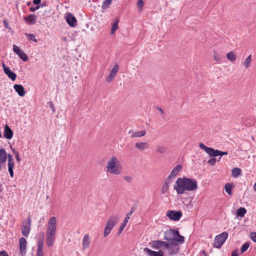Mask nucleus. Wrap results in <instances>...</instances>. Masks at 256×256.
<instances>
[{"label": "nucleus", "instance_id": "1", "mask_svg": "<svg viewBox=\"0 0 256 256\" xmlns=\"http://www.w3.org/2000/svg\"><path fill=\"white\" fill-rule=\"evenodd\" d=\"M178 194H184L186 191H194L198 188L197 182L188 178H178L174 185Z\"/></svg>", "mask_w": 256, "mask_h": 256}, {"label": "nucleus", "instance_id": "2", "mask_svg": "<svg viewBox=\"0 0 256 256\" xmlns=\"http://www.w3.org/2000/svg\"><path fill=\"white\" fill-rule=\"evenodd\" d=\"M56 224V218L55 216L51 217L48 221L46 230V244L48 247L52 246L55 240Z\"/></svg>", "mask_w": 256, "mask_h": 256}, {"label": "nucleus", "instance_id": "3", "mask_svg": "<svg viewBox=\"0 0 256 256\" xmlns=\"http://www.w3.org/2000/svg\"><path fill=\"white\" fill-rule=\"evenodd\" d=\"M106 168L107 172L115 175L120 174L122 170L119 160L115 156H112L108 160Z\"/></svg>", "mask_w": 256, "mask_h": 256}, {"label": "nucleus", "instance_id": "4", "mask_svg": "<svg viewBox=\"0 0 256 256\" xmlns=\"http://www.w3.org/2000/svg\"><path fill=\"white\" fill-rule=\"evenodd\" d=\"M164 238L168 242L176 241L183 244L184 241V236H181L177 230H168L164 232Z\"/></svg>", "mask_w": 256, "mask_h": 256}, {"label": "nucleus", "instance_id": "5", "mask_svg": "<svg viewBox=\"0 0 256 256\" xmlns=\"http://www.w3.org/2000/svg\"><path fill=\"white\" fill-rule=\"evenodd\" d=\"M199 146L210 156L212 157H216L218 156H223L224 155H227L228 154V152H222L218 150H214L212 148L206 146L202 142L199 144Z\"/></svg>", "mask_w": 256, "mask_h": 256}, {"label": "nucleus", "instance_id": "6", "mask_svg": "<svg viewBox=\"0 0 256 256\" xmlns=\"http://www.w3.org/2000/svg\"><path fill=\"white\" fill-rule=\"evenodd\" d=\"M118 222V218L116 216H111L108 218L104 230V237H106L110 234V232L117 224Z\"/></svg>", "mask_w": 256, "mask_h": 256}, {"label": "nucleus", "instance_id": "7", "mask_svg": "<svg viewBox=\"0 0 256 256\" xmlns=\"http://www.w3.org/2000/svg\"><path fill=\"white\" fill-rule=\"evenodd\" d=\"M180 242L176 241L172 242H166L165 246V248L168 250L170 254H175L179 252Z\"/></svg>", "mask_w": 256, "mask_h": 256}, {"label": "nucleus", "instance_id": "8", "mask_svg": "<svg viewBox=\"0 0 256 256\" xmlns=\"http://www.w3.org/2000/svg\"><path fill=\"white\" fill-rule=\"evenodd\" d=\"M228 236V232H224L222 234L217 235L214 240L213 246L216 248H220L225 242Z\"/></svg>", "mask_w": 256, "mask_h": 256}, {"label": "nucleus", "instance_id": "9", "mask_svg": "<svg viewBox=\"0 0 256 256\" xmlns=\"http://www.w3.org/2000/svg\"><path fill=\"white\" fill-rule=\"evenodd\" d=\"M166 215L170 220L177 221L181 218L182 213L180 211L168 210Z\"/></svg>", "mask_w": 256, "mask_h": 256}, {"label": "nucleus", "instance_id": "10", "mask_svg": "<svg viewBox=\"0 0 256 256\" xmlns=\"http://www.w3.org/2000/svg\"><path fill=\"white\" fill-rule=\"evenodd\" d=\"M20 242V256H25L26 252L27 242L25 238H21L19 240Z\"/></svg>", "mask_w": 256, "mask_h": 256}, {"label": "nucleus", "instance_id": "11", "mask_svg": "<svg viewBox=\"0 0 256 256\" xmlns=\"http://www.w3.org/2000/svg\"><path fill=\"white\" fill-rule=\"evenodd\" d=\"M13 50L16 53L18 56L24 62H26L28 60V56L24 54V51L16 45L13 46Z\"/></svg>", "mask_w": 256, "mask_h": 256}, {"label": "nucleus", "instance_id": "12", "mask_svg": "<svg viewBox=\"0 0 256 256\" xmlns=\"http://www.w3.org/2000/svg\"><path fill=\"white\" fill-rule=\"evenodd\" d=\"M2 66L4 73L12 80L14 81L16 78V74L10 70L8 67L6 66L4 62H2Z\"/></svg>", "mask_w": 256, "mask_h": 256}, {"label": "nucleus", "instance_id": "13", "mask_svg": "<svg viewBox=\"0 0 256 256\" xmlns=\"http://www.w3.org/2000/svg\"><path fill=\"white\" fill-rule=\"evenodd\" d=\"M119 66L118 64H116L110 72L109 75L106 78V81L110 82L115 77L118 70Z\"/></svg>", "mask_w": 256, "mask_h": 256}, {"label": "nucleus", "instance_id": "14", "mask_svg": "<svg viewBox=\"0 0 256 256\" xmlns=\"http://www.w3.org/2000/svg\"><path fill=\"white\" fill-rule=\"evenodd\" d=\"M66 20L70 26L72 27L76 26V19L71 13H67L66 14Z\"/></svg>", "mask_w": 256, "mask_h": 256}, {"label": "nucleus", "instance_id": "15", "mask_svg": "<svg viewBox=\"0 0 256 256\" xmlns=\"http://www.w3.org/2000/svg\"><path fill=\"white\" fill-rule=\"evenodd\" d=\"M134 209L133 208H131L130 210V212L127 214L125 218L124 222L121 224V226H120V228H119V230H118L119 234H121V232L123 231L124 228H125L126 224L128 222V220L130 219V216L134 212Z\"/></svg>", "mask_w": 256, "mask_h": 256}, {"label": "nucleus", "instance_id": "16", "mask_svg": "<svg viewBox=\"0 0 256 256\" xmlns=\"http://www.w3.org/2000/svg\"><path fill=\"white\" fill-rule=\"evenodd\" d=\"M8 169L11 177L14 176L13 168L14 164V162L12 158V156L10 154L8 156Z\"/></svg>", "mask_w": 256, "mask_h": 256}, {"label": "nucleus", "instance_id": "17", "mask_svg": "<svg viewBox=\"0 0 256 256\" xmlns=\"http://www.w3.org/2000/svg\"><path fill=\"white\" fill-rule=\"evenodd\" d=\"M182 165L178 164L172 170L170 174L168 176V179L170 180H172L171 179L172 178H175L181 170L182 169Z\"/></svg>", "mask_w": 256, "mask_h": 256}, {"label": "nucleus", "instance_id": "18", "mask_svg": "<svg viewBox=\"0 0 256 256\" xmlns=\"http://www.w3.org/2000/svg\"><path fill=\"white\" fill-rule=\"evenodd\" d=\"M30 222L31 220L29 218L28 220V224H24L22 228V232L24 236H28L30 230Z\"/></svg>", "mask_w": 256, "mask_h": 256}, {"label": "nucleus", "instance_id": "19", "mask_svg": "<svg viewBox=\"0 0 256 256\" xmlns=\"http://www.w3.org/2000/svg\"><path fill=\"white\" fill-rule=\"evenodd\" d=\"M144 251L147 253L150 256H164V254L162 250L155 252L148 248H144Z\"/></svg>", "mask_w": 256, "mask_h": 256}, {"label": "nucleus", "instance_id": "20", "mask_svg": "<svg viewBox=\"0 0 256 256\" xmlns=\"http://www.w3.org/2000/svg\"><path fill=\"white\" fill-rule=\"evenodd\" d=\"M166 242L162 240H154L151 242V246L153 248L158 250L162 246L165 248Z\"/></svg>", "mask_w": 256, "mask_h": 256}, {"label": "nucleus", "instance_id": "21", "mask_svg": "<svg viewBox=\"0 0 256 256\" xmlns=\"http://www.w3.org/2000/svg\"><path fill=\"white\" fill-rule=\"evenodd\" d=\"M134 146L138 150L143 151L149 148L148 144L146 142H136Z\"/></svg>", "mask_w": 256, "mask_h": 256}, {"label": "nucleus", "instance_id": "22", "mask_svg": "<svg viewBox=\"0 0 256 256\" xmlns=\"http://www.w3.org/2000/svg\"><path fill=\"white\" fill-rule=\"evenodd\" d=\"M14 88L20 96H24L26 94L24 88L21 84H15Z\"/></svg>", "mask_w": 256, "mask_h": 256}, {"label": "nucleus", "instance_id": "23", "mask_svg": "<svg viewBox=\"0 0 256 256\" xmlns=\"http://www.w3.org/2000/svg\"><path fill=\"white\" fill-rule=\"evenodd\" d=\"M4 136L8 140L11 139L13 136V132L7 124L4 127Z\"/></svg>", "mask_w": 256, "mask_h": 256}, {"label": "nucleus", "instance_id": "24", "mask_svg": "<svg viewBox=\"0 0 256 256\" xmlns=\"http://www.w3.org/2000/svg\"><path fill=\"white\" fill-rule=\"evenodd\" d=\"M90 238L88 234H85L82 242V248L83 250L88 248L90 246Z\"/></svg>", "mask_w": 256, "mask_h": 256}, {"label": "nucleus", "instance_id": "25", "mask_svg": "<svg viewBox=\"0 0 256 256\" xmlns=\"http://www.w3.org/2000/svg\"><path fill=\"white\" fill-rule=\"evenodd\" d=\"M132 133V134L130 136L131 138H138V137H142L144 136L146 134V131L145 130H141V131H138L136 132H133L132 130H130L128 132V134H130Z\"/></svg>", "mask_w": 256, "mask_h": 256}, {"label": "nucleus", "instance_id": "26", "mask_svg": "<svg viewBox=\"0 0 256 256\" xmlns=\"http://www.w3.org/2000/svg\"><path fill=\"white\" fill-rule=\"evenodd\" d=\"M171 181H172V180H170L166 178V182L162 187V189H161L162 194H164L168 190L170 184L171 182Z\"/></svg>", "mask_w": 256, "mask_h": 256}, {"label": "nucleus", "instance_id": "27", "mask_svg": "<svg viewBox=\"0 0 256 256\" xmlns=\"http://www.w3.org/2000/svg\"><path fill=\"white\" fill-rule=\"evenodd\" d=\"M24 20L30 22L31 24H34L36 20V17L34 14H31L24 18Z\"/></svg>", "mask_w": 256, "mask_h": 256}, {"label": "nucleus", "instance_id": "28", "mask_svg": "<svg viewBox=\"0 0 256 256\" xmlns=\"http://www.w3.org/2000/svg\"><path fill=\"white\" fill-rule=\"evenodd\" d=\"M166 151V146L162 145H157L156 147V152L159 154H164Z\"/></svg>", "mask_w": 256, "mask_h": 256}, {"label": "nucleus", "instance_id": "29", "mask_svg": "<svg viewBox=\"0 0 256 256\" xmlns=\"http://www.w3.org/2000/svg\"><path fill=\"white\" fill-rule=\"evenodd\" d=\"M6 160V151L2 148L0 150V162L4 164Z\"/></svg>", "mask_w": 256, "mask_h": 256}, {"label": "nucleus", "instance_id": "30", "mask_svg": "<svg viewBox=\"0 0 256 256\" xmlns=\"http://www.w3.org/2000/svg\"><path fill=\"white\" fill-rule=\"evenodd\" d=\"M252 61V54H250L244 60L243 64L245 68H250V64Z\"/></svg>", "mask_w": 256, "mask_h": 256}, {"label": "nucleus", "instance_id": "31", "mask_svg": "<svg viewBox=\"0 0 256 256\" xmlns=\"http://www.w3.org/2000/svg\"><path fill=\"white\" fill-rule=\"evenodd\" d=\"M246 212V210L244 208H240L236 212L238 216L243 217Z\"/></svg>", "mask_w": 256, "mask_h": 256}, {"label": "nucleus", "instance_id": "32", "mask_svg": "<svg viewBox=\"0 0 256 256\" xmlns=\"http://www.w3.org/2000/svg\"><path fill=\"white\" fill-rule=\"evenodd\" d=\"M232 176L234 178H237L241 174V170L239 168H236L232 170Z\"/></svg>", "mask_w": 256, "mask_h": 256}, {"label": "nucleus", "instance_id": "33", "mask_svg": "<svg viewBox=\"0 0 256 256\" xmlns=\"http://www.w3.org/2000/svg\"><path fill=\"white\" fill-rule=\"evenodd\" d=\"M226 58L228 60L232 62L236 60L235 54L233 52H228L226 54Z\"/></svg>", "mask_w": 256, "mask_h": 256}, {"label": "nucleus", "instance_id": "34", "mask_svg": "<svg viewBox=\"0 0 256 256\" xmlns=\"http://www.w3.org/2000/svg\"><path fill=\"white\" fill-rule=\"evenodd\" d=\"M118 20H116L115 22L112 24V27L111 28L110 33L113 34H114L115 32L118 29Z\"/></svg>", "mask_w": 256, "mask_h": 256}, {"label": "nucleus", "instance_id": "35", "mask_svg": "<svg viewBox=\"0 0 256 256\" xmlns=\"http://www.w3.org/2000/svg\"><path fill=\"white\" fill-rule=\"evenodd\" d=\"M224 188L226 190V192L228 194H232V184L230 183H227L225 184Z\"/></svg>", "mask_w": 256, "mask_h": 256}, {"label": "nucleus", "instance_id": "36", "mask_svg": "<svg viewBox=\"0 0 256 256\" xmlns=\"http://www.w3.org/2000/svg\"><path fill=\"white\" fill-rule=\"evenodd\" d=\"M112 0H105L102 4V8L106 10L108 8L109 6L111 4Z\"/></svg>", "mask_w": 256, "mask_h": 256}, {"label": "nucleus", "instance_id": "37", "mask_svg": "<svg viewBox=\"0 0 256 256\" xmlns=\"http://www.w3.org/2000/svg\"><path fill=\"white\" fill-rule=\"evenodd\" d=\"M25 35L30 40H32L35 42H38V40H37L35 38V36L34 34H27V33H26L25 34Z\"/></svg>", "mask_w": 256, "mask_h": 256}, {"label": "nucleus", "instance_id": "38", "mask_svg": "<svg viewBox=\"0 0 256 256\" xmlns=\"http://www.w3.org/2000/svg\"><path fill=\"white\" fill-rule=\"evenodd\" d=\"M250 246V243L248 242H246L244 244L242 245V246L241 248V253L242 254L244 252H245L249 248Z\"/></svg>", "mask_w": 256, "mask_h": 256}, {"label": "nucleus", "instance_id": "39", "mask_svg": "<svg viewBox=\"0 0 256 256\" xmlns=\"http://www.w3.org/2000/svg\"><path fill=\"white\" fill-rule=\"evenodd\" d=\"M44 244L42 240H39L38 242L37 250H42Z\"/></svg>", "mask_w": 256, "mask_h": 256}, {"label": "nucleus", "instance_id": "40", "mask_svg": "<svg viewBox=\"0 0 256 256\" xmlns=\"http://www.w3.org/2000/svg\"><path fill=\"white\" fill-rule=\"evenodd\" d=\"M124 179L128 183H130L132 180V176H124Z\"/></svg>", "mask_w": 256, "mask_h": 256}, {"label": "nucleus", "instance_id": "41", "mask_svg": "<svg viewBox=\"0 0 256 256\" xmlns=\"http://www.w3.org/2000/svg\"><path fill=\"white\" fill-rule=\"evenodd\" d=\"M208 163L212 166H214L216 163V158H211L208 160Z\"/></svg>", "mask_w": 256, "mask_h": 256}, {"label": "nucleus", "instance_id": "42", "mask_svg": "<svg viewBox=\"0 0 256 256\" xmlns=\"http://www.w3.org/2000/svg\"><path fill=\"white\" fill-rule=\"evenodd\" d=\"M250 237L252 241L256 242V232H251Z\"/></svg>", "mask_w": 256, "mask_h": 256}, {"label": "nucleus", "instance_id": "43", "mask_svg": "<svg viewBox=\"0 0 256 256\" xmlns=\"http://www.w3.org/2000/svg\"><path fill=\"white\" fill-rule=\"evenodd\" d=\"M137 6L138 7L141 9L142 6H144V2L142 0H138L137 2Z\"/></svg>", "mask_w": 256, "mask_h": 256}, {"label": "nucleus", "instance_id": "44", "mask_svg": "<svg viewBox=\"0 0 256 256\" xmlns=\"http://www.w3.org/2000/svg\"><path fill=\"white\" fill-rule=\"evenodd\" d=\"M13 152L15 154V156H16V160H17L18 162H20V156H19V155H18V152L14 150H13Z\"/></svg>", "mask_w": 256, "mask_h": 256}, {"label": "nucleus", "instance_id": "45", "mask_svg": "<svg viewBox=\"0 0 256 256\" xmlns=\"http://www.w3.org/2000/svg\"><path fill=\"white\" fill-rule=\"evenodd\" d=\"M3 23L4 24V26L6 28L8 29V30H10L12 32V28L8 26V24L6 20H4L3 21Z\"/></svg>", "mask_w": 256, "mask_h": 256}, {"label": "nucleus", "instance_id": "46", "mask_svg": "<svg viewBox=\"0 0 256 256\" xmlns=\"http://www.w3.org/2000/svg\"><path fill=\"white\" fill-rule=\"evenodd\" d=\"M48 104H49V106H50V108L52 110V112H54L55 111H56V109H55V108H54V104H52V102H49Z\"/></svg>", "mask_w": 256, "mask_h": 256}, {"label": "nucleus", "instance_id": "47", "mask_svg": "<svg viewBox=\"0 0 256 256\" xmlns=\"http://www.w3.org/2000/svg\"><path fill=\"white\" fill-rule=\"evenodd\" d=\"M36 256H44V252L42 250H37Z\"/></svg>", "mask_w": 256, "mask_h": 256}, {"label": "nucleus", "instance_id": "48", "mask_svg": "<svg viewBox=\"0 0 256 256\" xmlns=\"http://www.w3.org/2000/svg\"><path fill=\"white\" fill-rule=\"evenodd\" d=\"M0 256H8L6 250H2L0 252Z\"/></svg>", "mask_w": 256, "mask_h": 256}, {"label": "nucleus", "instance_id": "49", "mask_svg": "<svg viewBox=\"0 0 256 256\" xmlns=\"http://www.w3.org/2000/svg\"><path fill=\"white\" fill-rule=\"evenodd\" d=\"M39 8H40V6H36L34 8H30V12H34L36 10H38Z\"/></svg>", "mask_w": 256, "mask_h": 256}, {"label": "nucleus", "instance_id": "50", "mask_svg": "<svg viewBox=\"0 0 256 256\" xmlns=\"http://www.w3.org/2000/svg\"><path fill=\"white\" fill-rule=\"evenodd\" d=\"M214 60L216 61V62H219L220 60V56L218 55V54H214Z\"/></svg>", "mask_w": 256, "mask_h": 256}, {"label": "nucleus", "instance_id": "51", "mask_svg": "<svg viewBox=\"0 0 256 256\" xmlns=\"http://www.w3.org/2000/svg\"><path fill=\"white\" fill-rule=\"evenodd\" d=\"M238 250H234L232 252V256H238Z\"/></svg>", "mask_w": 256, "mask_h": 256}, {"label": "nucleus", "instance_id": "52", "mask_svg": "<svg viewBox=\"0 0 256 256\" xmlns=\"http://www.w3.org/2000/svg\"><path fill=\"white\" fill-rule=\"evenodd\" d=\"M40 2H41V0H34L33 3L34 4H40Z\"/></svg>", "mask_w": 256, "mask_h": 256}, {"label": "nucleus", "instance_id": "53", "mask_svg": "<svg viewBox=\"0 0 256 256\" xmlns=\"http://www.w3.org/2000/svg\"><path fill=\"white\" fill-rule=\"evenodd\" d=\"M157 110H158V111H159V112H160L162 114H164V112L163 110H162V108L158 107V108H157Z\"/></svg>", "mask_w": 256, "mask_h": 256}, {"label": "nucleus", "instance_id": "54", "mask_svg": "<svg viewBox=\"0 0 256 256\" xmlns=\"http://www.w3.org/2000/svg\"><path fill=\"white\" fill-rule=\"evenodd\" d=\"M200 253L203 254L205 256H208V254L205 250H202L200 252Z\"/></svg>", "mask_w": 256, "mask_h": 256}, {"label": "nucleus", "instance_id": "55", "mask_svg": "<svg viewBox=\"0 0 256 256\" xmlns=\"http://www.w3.org/2000/svg\"><path fill=\"white\" fill-rule=\"evenodd\" d=\"M4 164V163H2V162H0V170H2V164Z\"/></svg>", "mask_w": 256, "mask_h": 256}, {"label": "nucleus", "instance_id": "56", "mask_svg": "<svg viewBox=\"0 0 256 256\" xmlns=\"http://www.w3.org/2000/svg\"><path fill=\"white\" fill-rule=\"evenodd\" d=\"M254 190L256 191V182H255V184H254Z\"/></svg>", "mask_w": 256, "mask_h": 256}, {"label": "nucleus", "instance_id": "57", "mask_svg": "<svg viewBox=\"0 0 256 256\" xmlns=\"http://www.w3.org/2000/svg\"><path fill=\"white\" fill-rule=\"evenodd\" d=\"M2 185L0 184V193L2 192Z\"/></svg>", "mask_w": 256, "mask_h": 256}]
</instances>
